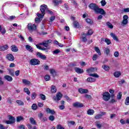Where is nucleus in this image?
I'll use <instances>...</instances> for the list:
<instances>
[{
  "label": "nucleus",
  "mask_w": 129,
  "mask_h": 129,
  "mask_svg": "<svg viewBox=\"0 0 129 129\" xmlns=\"http://www.w3.org/2000/svg\"><path fill=\"white\" fill-rule=\"evenodd\" d=\"M4 79H5V80H7V81H9V82H12V81H13V77L9 75L5 76Z\"/></svg>",
  "instance_id": "nucleus-16"
},
{
  "label": "nucleus",
  "mask_w": 129,
  "mask_h": 129,
  "mask_svg": "<svg viewBox=\"0 0 129 129\" xmlns=\"http://www.w3.org/2000/svg\"><path fill=\"white\" fill-rule=\"evenodd\" d=\"M85 97H86V98H87V99H91V98H92L91 95L88 94L85 95Z\"/></svg>",
  "instance_id": "nucleus-53"
},
{
  "label": "nucleus",
  "mask_w": 129,
  "mask_h": 129,
  "mask_svg": "<svg viewBox=\"0 0 129 129\" xmlns=\"http://www.w3.org/2000/svg\"><path fill=\"white\" fill-rule=\"evenodd\" d=\"M75 71L76 72V73H78V74H82V73L84 72L82 69H80L77 67L75 68Z\"/></svg>",
  "instance_id": "nucleus-12"
},
{
  "label": "nucleus",
  "mask_w": 129,
  "mask_h": 129,
  "mask_svg": "<svg viewBox=\"0 0 129 129\" xmlns=\"http://www.w3.org/2000/svg\"><path fill=\"white\" fill-rule=\"evenodd\" d=\"M9 119L12 122V123H15L16 122V118L13 116H9Z\"/></svg>",
  "instance_id": "nucleus-25"
},
{
  "label": "nucleus",
  "mask_w": 129,
  "mask_h": 129,
  "mask_svg": "<svg viewBox=\"0 0 129 129\" xmlns=\"http://www.w3.org/2000/svg\"><path fill=\"white\" fill-rule=\"evenodd\" d=\"M46 111L47 112V113H50L51 114H55V113H56L54 110H51L49 108L46 109Z\"/></svg>",
  "instance_id": "nucleus-21"
},
{
  "label": "nucleus",
  "mask_w": 129,
  "mask_h": 129,
  "mask_svg": "<svg viewBox=\"0 0 129 129\" xmlns=\"http://www.w3.org/2000/svg\"><path fill=\"white\" fill-rule=\"evenodd\" d=\"M110 35L111 37L113 38L114 41H116V42H118V38H117V37L115 36V34H114V33H111Z\"/></svg>",
  "instance_id": "nucleus-23"
},
{
  "label": "nucleus",
  "mask_w": 129,
  "mask_h": 129,
  "mask_svg": "<svg viewBox=\"0 0 129 129\" xmlns=\"http://www.w3.org/2000/svg\"><path fill=\"white\" fill-rule=\"evenodd\" d=\"M89 8L94 11L95 14H100V15H105L106 14L103 9L98 8V6L95 3L90 4Z\"/></svg>",
  "instance_id": "nucleus-1"
},
{
  "label": "nucleus",
  "mask_w": 129,
  "mask_h": 129,
  "mask_svg": "<svg viewBox=\"0 0 129 129\" xmlns=\"http://www.w3.org/2000/svg\"><path fill=\"white\" fill-rule=\"evenodd\" d=\"M68 124L69 126H70V125H74V124H75V121H68Z\"/></svg>",
  "instance_id": "nucleus-45"
},
{
  "label": "nucleus",
  "mask_w": 129,
  "mask_h": 129,
  "mask_svg": "<svg viewBox=\"0 0 129 129\" xmlns=\"http://www.w3.org/2000/svg\"><path fill=\"white\" fill-rule=\"evenodd\" d=\"M87 81H88V82H95V81H96V79L94 78L89 77L87 78Z\"/></svg>",
  "instance_id": "nucleus-24"
},
{
  "label": "nucleus",
  "mask_w": 129,
  "mask_h": 129,
  "mask_svg": "<svg viewBox=\"0 0 129 129\" xmlns=\"http://www.w3.org/2000/svg\"><path fill=\"white\" fill-rule=\"evenodd\" d=\"M94 113V110L93 109H89L87 111V114H89V115H92Z\"/></svg>",
  "instance_id": "nucleus-29"
},
{
  "label": "nucleus",
  "mask_w": 129,
  "mask_h": 129,
  "mask_svg": "<svg viewBox=\"0 0 129 129\" xmlns=\"http://www.w3.org/2000/svg\"><path fill=\"white\" fill-rule=\"evenodd\" d=\"M125 105H129V97H127L126 98V99L125 101Z\"/></svg>",
  "instance_id": "nucleus-48"
},
{
  "label": "nucleus",
  "mask_w": 129,
  "mask_h": 129,
  "mask_svg": "<svg viewBox=\"0 0 129 129\" xmlns=\"http://www.w3.org/2000/svg\"><path fill=\"white\" fill-rule=\"evenodd\" d=\"M105 42L107 43V45H110V44H111V41H110V40L108 38L105 39Z\"/></svg>",
  "instance_id": "nucleus-47"
},
{
  "label": "nucleus",
  "mask_w": 129,
  "mask_h": 129,
  "mask_svg": "<svg viewBox=\"0 0 129 129\" xmlns=\"http://www.w3.org/2000/svg\"><path fill=\"white\" fill-rule=\"evenodd\" d=\"M43 69L45 71L49 70V66L48 65L45 64Z\"/></svg>",
  "instance_id": "nucleus-63"
},
{
  "label": "nucleus",
  "mask_w": 129,
  "mask_h": 129,
  "mask_svg": "<svg viewBox=\"0 0 129 129\" xmlns=\"http://www.w3.org/2000/svg\"><path fill=\"white\" fill-rule=\"evenodd\" d=\"M48 119H49V120H50L51 121H53L55 120V116H54L53 115H50L49 116Z\"/></svg>",
  "instance_id": "nucleus-46"
},
{
  "label": "nucleus",
  "mask_w": 129,
  "mask_h": 129,
  "mask_svg": "<svg viewBox=\"0 0 129 129\" xmlns=\"http://www.w3.org/2000/svg\"><path fill=\"white\" fill-rule=\"evenodd\" d=\"M103 99L104 101H108L110 99V94L108 92H105L103 93Z\"/></svg>",
  "instance_id": "nucleus-3"
},
{
  "label": "nucleus",
  "mask_w": 129,
  "mask_h": 129,
  "mask_svg": "<svg viewBox=\"0 0 129 129\" xmlns=\"http://www.w3.org/2000/svg\"><path fill=\"white\" fill-rule=\"evenodd\" d=\"M73 106L74 107H76L77 108H81V107H83L84 105L82 103L76 102L73 104Z\"/></svg>",
  "instance_id": "nucleus-9"
},
{
  "label": "nucleus",
  "mask_w": 129,
  "mask_h": 129,
  "mask_svg": "<svg viewBox=\"0 0 129 129\" xmlns=\"http://www.w3.org/2000/svg\"><path fill=\"white\" fill-rule=\"evenodd\" d=\"M24 92H26L28 95L31 94V92L30 91V90H29V89H28V88H25L24 89Z\"/></svg>",
  "instance_id": "nucleus-40"
},
{
  "label": "nucleus",
  "mask_w": 129,
  "mask_h": 129,
  "mask_svg": "<svg viewBox=\"0 0 129 129\" xmlns=\"http://www.w3.org/2000/svg\"><path fill=\"white\" fill-rule=\"evenodd\" d=\"M59 108L60 110H63V109H65V106L64 105H61L59 106Z\"/></svg>",
  "instance_id": "nucleus-59"
},
{
  "label": "nucleus",
  "mask_w": 129,
  "mask_h": 129,
  "mask_svg": "<svg viewBox=\"0 0 129 129\" xmlns=\"http://www.w3.org/2000/svg\"><path fill=\"white\" fill-rule=\"evenodd\" d=\"M97 70V69L94 68H91L86 70L88 73H93V72H95Z\"/></svg>",
  "instance_id": "nucleus-17"
},
{
  "label": "nucleus",
  "mask_w": 129,
  "mask_h": 129,
  "mask_svg": "<svg viewBox=\"0 0 129 129\" xmlns=\"http://www.w3.org/2000/svg\"><path fill=\"white\" fill-rule=\"evenodd\" d=\"M62 96H63L62 94H61V93L60 92H58L56 94V96L53 97L52 99L54 101H56V102H58L59 100H61V98H62Z\"/></svg>",
  "instance_id": "nucleus-4"
},
{
  "label": "nucleus",
  "mask_w": 129,
  "mask_h": 129,
  "mask_svg": "<svg viewBox=\"0 0 129 129\" xmlns=\"http://www.w3.org/2000/svg\"><path fill=\"white\" fill-rule=\"evenodd\" d=\"M106 25L109 29H113V25L110 22H107Z\"/></svg>",
  "instance_id": "nucleus-34"
},
{
  "label": "nucleus",
  "mask_w": 129,
  "mask_h": 129,
  "mask_svg": "<svg viewBox=\"0 0 129 129\" xmlns=\"http://www.w3.org/2000/svg\"><path fill=\"white\" fill-rule=\"evenodd\" d=\"M57 89H56V86L52 85L51 86V93H56Z\"/></svg>",
  "instance_id": "nucleus-26"
},
{
  "label": "nucleus",
  "mask_w": 129,
  "mask_h": 129,
  "mask_svg": "<svg viewBox=\"0 0 129 129\" xmlns=\"http://www.w3.org/2000/svg\"><path fill=\"white\" fill-rule=\"evenodd\" d=\"M36 55L42 60H46L47 59V56L45 55H43V54L40 52H36Z\"/></svg>",
  "instance_id": "nucleus-10"
},
{
  "label": "nucleus",
  "mask_w": 129,
  "mask_h": 129,
  "mask_svg": "<svg viewBox=\"0 0 129 129\" xmlns=\"http://www.w3.org/2000/svg\"><path fill=\"white\" fill-rule=\"evenodd\" d=\"M95 52H96V53H97V54H98V55H99V56L101 55V52H100V50L99 49V48H98V47H95Z\"/></svg>",
  "instance_id": "nucleus-32"
},
{
  "label": "nucleus",
  "mask_w": 129,
  "mask_h": 129,
  "mask_svg": "<svg viewBox=\"0 0 129 129\" xmlns=\"http://www.w3.org/2000/svg\"><path fill=\"white\" fill-rule=\"evenodd\" d=\"M27 29L29 31H35V30H37V26L35 24L32 25V23H29L27 25Z\"/></svg>",
  "instance_id": "nucleus-7"
},
{
  "label": "nucleus",
  "mask_w": 129,
  "mask_h": 129,
  "mask_svg": "<svg viewBox=\"0 0 129 129\" xmlns=\"http://www.w3.org/2000/svg\"><path fill=\"white\" fill-rule=\"evenodd\" d=\"M52 3L54 4V6H59V4H62V1L53 0Z\"/></svg>",
  "instance_id": "nucleus-19"
},
{
  "label": "nucleus",
  "mask_w": 129,
  "mask_h": 129,
  "mask_svg": "<svg viewBox=\"0 0 129 129\" xmlns=\"http://www.w3.org/2000/svg\"><path fill=\"white\" fill-rule=\"evenodd\" d=\"M50 78H51L50 77V76H49V75H46L44 77V79L46 81H49V80H50Z\"/></svg>",
  "instance_id": "nucleus-49"
},
{
  "label": "nucleus",
  "mask_w": 129,
  "mask_h": 129,
  "mask_svg": "<svg viewBox=\"0 0 129 129\" xmlns=\"http://www.w3.org/2000/svg\"><path fill=\"white\" fill-rule=\"evenodd\" d=\"M40 10L41 14L37 13V17H38V18H40L42 19L44 18V16H45L46 12L48 11V7H47V5L45 4L41 5L40 7Z\"/></svg>",
  "instance_id": "nucleus-2"
},
{
  "label": "nucleus",
  "mask_w": 129,
  "mask_h": 129,
  "mask_svg": "<svg viewBox=\"0 0 129 129\" xmlns=\"http://www.w3.org/2000/svg\"><path fill=\"white\" fill-rule=\"evenodd\" d=\"M101 4L102 7H104V6H105V5H106V2H105V0H102L101 2Z\"/></svg>",
  "instance_id": "nucleus-56"
},
{
  "label": "nucleus",
  "mask_w": 129,
  "mask_h": 129,
  "mask_svg": "<svg viewBox=\"0 0 129 129\" xmlns=\"http://www.w3.org/2000/svg\"><path fill=\"white\" fill-rule=\"evenodd\" d=\"M120 123H121V124H125V123H127L126 122V121H125L124 120L121 119L120 120Z\"/></svg>",
  "instance_id": "nucleus-57"
},
{
  "label": "nucleus",
  "mask_w": 129,
  "mask_h": 129,
  "mask_svg": "<svg viewBox=\"0 0 129 129\" xmlns=\"http://www.w3.org/2000/svg\"><path fill=\"white\" fill-rule=\"evenodd\" d=\"M40 60L37 58H32L30 60L31 65H40Z\"/></svg>",
  "instance_id": "nucleus-5"
},
{
  "label": "nucleus",
  "mask_w": 129,
  "mask_h": 129,
  "mask_svg": "<svg viewBox=\"0 0 129 129\" xmlns=\"http://www.w3.org/2000/svg\"><path fill=\"white\" fill-rule=\"evenodd\" d=\"M31 108L33 110H36L38 108V106L36 104H33V105L31 106Z\"/></svg>",
  "instance_id": "nucleus-39"
},
{
  "label": "nucleus",
  "mask_w": 129,
  "mask_h": 129,
  "mask_svg": "<svg viewBox=\"0 0 129 129\" xmlns=\"http://www.w3.org/2000/svg\"><path fill=\"white\" fill-rule=\"evenodd\" d=\"M25 48L27 51L30 52V53H33L34 52V50H33V47L32 46L27 44L25 45Z\"/></svg>",
  "instance_id": "nucleus-15"
},
{
  "label": "nucleus",
  "mask_w": 129,
  "mask_h": 129,
  "mask_svg": "<svg viewBox=\"0 0 129 129\" xmlns=\"http://www.w3.org/2000/svg\"><path fill=\"white\" fill-rule=\"evenodd\" d=\"M35 23H40L41 22V20L39 18H36L35 19Z\"/></svg>",
  "instance_id": "nucleus-61"
},
{
  "label": "nucleus",
  "mask_w": 129,
  "mask_h": 129,
  "mask_svg": "<svg viewBox=\"0 0 129 129\" xmlns=\"http://www.w3.org/2000/svg\"><path fill=\"white\" fill-rule=\"evenodd\" d=\"M128 19V16L127 15H124L123 17V20L121 22L122 26H125V25H127V23H128V21L127 19Z\"/></svg>",
  "instance_id": "nucleus-8"
},
{
  "label": "nucleus",
  "mask_w": 129,
  "mask_h": 129,
  "mask_svg": "<svg viewBox=\"0 0 129 129\" xmlns=\"http://www.w3.org/2000/svg\"><path fill=\"white\" fill-rule=\"evenodd\" d=\"M9 49V46L8 45H5L3 46H0V51H6Z\"/></svg>",
  "instance_id": "nucleus-22"
},
{
  "label": "nucleus",
  "mask_w": 129,
  "mask_h": 129,
  "mask_svg": "<svg viewBox=\"0 0 129 129\" xmlns=\"http://www.w3.org/2000/svg\"><path fill=\"white\" fill-rule=\"evenodd\" d=\"M18 128L19 129H26L25 127V125L21 124L18 126Z\"/></svg>",
  "instance_id": "nucleus-62"
},
{
  "label": "nucleus",
  "mask_w": 129,
  "mask_h": 129,
  "mask_svg": "<svg viewBox=\"0 0 129 129\" xmlns=\"http://www.w3.org/2000/svg\"><path fill=\"white\" fill-rule=\"evenodd\" d=\"M29 120H30V123H31V124H33V125L37 124V122H36L35 119H34V118L30 117Z\"/></svg>",
  "instance_id": "nucleus-28"
},
{
  "label": "nucleus",
  "mask_w": 129,
  "mask_h": 129,
  "mask_svg": "<svg viewBox=\"0 0 129 129\" xmlns=\"http://www.w3.org/2000/svg\"><path fill=\"white\" fill-rule=\"evenodd\" d=\"M86 22L87 23V24H89V25H92V24H93V21L90 19H86Z\"/></svg>",
  "instance_id": "nucleus-36"
},
{
  "label": "nucleus",
  "mask_w": 129,
  "mask_h": 129,
  "mask_svg": "<svg viewBox=\"0 0 129 129\" xmlns=\"http://www.w3.org/2000/svg\"><path fill=\"white\" fill-rule=\"evenodd\" d=\"M22 120L23 121L25 120V118H24V117L22 116H18L16 117V121L17 122H20V121H22Z\"/></svg>",
  "instance_id": "nucleus-18"
},
{
  "label": "nucleus",
  "mask_w": 129,
  "mask_h": 129,
  "mask_svg": "<svg viewBox=\"0 0 129 129\" xmlns=\"http://www.w3.org/2000/svg\"><path fill=\"white\" fill-rule=\"evenodd\" d=\"M120 75H121V74L119 72H115L114 73V76L116 78H118V77H119V76H120Z\"/></svg>",
  "instance_id": "nucleus-30"
},
{
  "label": "nucleus",
  "mask_w": 129,
  "mask_h": 129,
  "mask_svg": "<svg viewBox=\"0 0 129 129\" xmlns=\"http://www.w3.org/2000/svg\"><path fill=\"white\" fill-rule=\"evenodd\" d=\"M89 76L95 77V78H98L99 77V76L97 74H90Z\"/></svg>",
  "instance_id": "nucleus-37"
},
{
  "label": "nucleus",
  "mask_w": 129,
  "mask_h": 129,
  "mask_svg": "<svg viewBox=\"0 0 129 129\" xmlns=\"http://www.w3.org/2000/svg\"><path fill=\"white\" fill-rule=\"evenodd\" d=\"M50 74H51V75H52V76L53 77H55V76H56V71L54 70V69H51L50 70Z\"/></svg>",
  "instance_id": "nucleus-31"
},
{
  "label": "nucleus",
  "mask_w": 129,
  "mask_h": 129,
  "mask_svg": "<svg viewBox=\"0 0 129 129\" xmlns=\"http://www.w3.org/2000/svg\"><path fill=\"white\" fill-rule=\"evenodd\" d=\"M56 129H65L61 124H58L57 126Z\"/></svg>",
  "instance_id": "nucleus-58"
},
{
  "label": "nucleus",
  "mask_w": 129,
  "mask_h": 129,
  "mask_svg": "<svg viewBox=\"0 0 129 129\" xmlns=\"http://www.w3.org/2000/svg\"><path fill=\"white\" fill-rule=\"evenodd\" d=\"M102 117V115H101L100 114H98L97 115H96V116L95 117V118H96V119H98L99 118H101Z\"/></svg>",
  "instance_id": "nucleus-55"
},
{
  "label": "nucleus",
  "mask_w": 129,
  "mask_h": 129,
  "mask_svg": "<svg viewBox=\"0 0 129 129\" xmlns=\"http://www.w3.org/2000/svg\"><path fill=\"white\" fill-rule=\"evenodd\" d=\"M102 68L104 69L105 71H109V67L108 66L104 65L102 66Z\"/></svg>",
  "instance_id": "nucleus-33"
},
{
  "label": "nucleus",
  "mask_w": 129,
  "mask_h": 129,
  "mask_svg": "<svg viewBox=\"0 0 129 129\" xmlns=\"http://www.w3.org/2000/svg\"><path fill=\"white\" fill-rule=\"evenodd\" d=\"M87 36V34L84 33H83L81 37L82 42H84V43H86V41H87V38H86Z\"/></svg>",
  "instance_id": "nucleus-13"
},
{
  "label": "nucleus",
  "mask_w": 129,
  "mask_h": 129,
  "mask_svg": "<svg viewBox=\"0 0 129 129\" xmlns=\"http://www.w3.org/2000/svg\"><path fill=\"white\" fill-rule=\"evenodd\" d=\"M55 20V16H52L50 18V22H53V21H54Z\"/></svg>",
  "instance_id": "nucleus-64"
},
{
  "label": "nucleus",
  "mask_w": 129,
  "mask_h": 129,
  "mask_svg": "<svg viewBox=\"0 0 129 129\" xmlns=\"http://www.w3.org/2000/svg\"><path fill=\"white\" fill-rule=\"evenodd\" d=\"M11 50L13 52H18L19 51V49H18V47L15 45H13L11 46Z\"/></svg>",
  "instance_id": "nucleus-20"
},
{
  "label": "nucleus",
  "mask_w": 129,
  "mask_h": 129,
  "mask_svg": "<svg viewBox=\"0 0 129 129\" xmlns=\"http://www.w3.org/2000/svg\"><path fill=\"white\" fill-rule=\"evenodd\" d=\"M93 34V30L90 29L88 31V33L86 34L87 36H89L90 35H92Z\"/></svg>",
  "instance_id": "nucleus-44"
},
{
  "label": "nucleus",
  "mask_w": 129,
  "mask_h": 129,
  "mask_svg": "<svg viewBox=\"0 0 129 129\" xmlns=\"http://www.w3.org/2000/svg\"><path fill=\"white\" fill-rule=\"evenodd\" d=\"M7 58L9 60V61H14L15 60V57L12 54H8L7 55Z\"/></svg>",
  "instance_id": "nucleus-14"
},
{
  "label": "nucleus",
  "mask_w": 129,
  "mask_h": 129,
  "mask_svg": "<svg viewBox=\"0 0 129 129\" xmlns=\"http://www.w3.org/2000/svg\"><path fill=\"white\" fill-rule=\"evenodd\" d=\"M110 52V50H109V48H106L105 49V54H106L107 56H108V55L109 54Z\"/></svg>",
  "instance_id": "nucleus-43"
},
{
  "label": "nucleus",
  "mask_w": 129,
  "mask_h": 129,
  "mask_svg": "<svg viewBox=\"0 0 129 129\" xmlns=\"http://www.w3.org/2000/svg\"><path fill=\"white\" fill-rule=\"evenodd\" d=\"M71 67H75L76 66H77V62H71L70 64Z\"/></svg>",
  "instance_id": "nucleus-50"
},
{
  "label": "nucleus",
  "mask_w": 129,
  "mask_h": 129,
  "mask_svg": "<svg viewBox=\"0 0 129 129\" xmlns=\"http://www.w3.org/2000/svg\"><path fill=\"white\" fill-rule=\"evenodd\" d=\"M39 96L42 100H46V96L43 94H40Z\"/></svg>",
  "instance_id": "nucleus-41"
},
{
  "label": "nucleus",
  "mask_w": 129,
  "mask_h": 129,
  "mask_svg": "<svg viewBox=\"0 0 129 129\" xmlns=\"http://www.w3.org/2000/svg\"><path fill=\"white\" fill-rule=\"evenodd\" d=\"M16 103L19 104L20 106H23L24 105V102L21 101V100H17Z\"/></svg>",
  "instance_id": "nucleus-42"
},
{
  "label": "nucleus",
  "mask_w": 129,
  "mask_h": 129,
  "mask_svg": "<svg viewBox=\"0 0 129 129\" xmlns=\"http://www.w3.org/2000/svg\"><path fill=\"white\" fill-rule=\"evenodd\" d=\"M22 83L26 85H30V84H31V82L26 79L22 80Z\"/></svg>",
  "instance_id": "nucleus-27"
},
{
  "label": "nucleus",
  "mask_w": 129,
  "mask_h": 129,
  "mask_svg": "<svg viewBox=\"0 0 129 129\" xmlns=\"http://www.w3.org/2000/svg\"><path fill=\"white\" fill-rule=\"evenodd\" d=\"M122 96V94L121 93V92H119L117 96V99H118V100H120V99H121Z\"/></svg>",
  "instance_id": "nucleus-38"
},
{
  "label": "nucleus",
  "mask_w": 129,
  "mask_h": 129,
  "mask_svg": "<svg viewBox=\"0 0 129 129\" xmlns=\"http://www.w3.org/2000/svg\"><path fill=\"white\" fill-rule=\"evenodd\" d=\"M123 83H125V81L123 79H122L120 81H119V85H122Z\"/></svg>",
  "instance_id": "nucleus-54"
},
{
  "label": "nucleus",
  "mask_w": 129,
  "mask_h": 129,
  "mask_svg": "<svg viewBox=\"0 0 129 129\" xmlns=\"http://www.w3.org/2000/svg\"><path fill=\"white\" fill-rule=\"evenodd\" d=\"M51 43H52V40L49 39L48 40L44 41L42 43H40L39 45H41L42 46L47 48V47L49 46V44H51Z\"/></svg>",
  "instance_id": "nucleus-6"
},
{
  "label": "nucleus",
  "mask_w": 129,
  "mask_h": 129,
  "mask_svg": "<svg viewBox=\"0 0 129 129\" xmlns=\"http://www.w3.org/2000/svg\"><path fill=\"white\" fill-rule=\"evenodd\" d=\"M61 51L59 49H56L53 51V54H59Z\"/></svg>",
  "instance_id": "nucleus-51"
},
{
  "label": "nucleus",
  "mask_w": 129,
  "mask_h": 129,
  "mask_svg": "<svg viewBox=\"0 0 129 129\" xmlns=\"http://www.w3.org/2000/svg\"><path fill=\"white\" fill-rule=\"evenodd\" d=\"M92 59L93 61H96V59H97V54H94L93 56Z\"/></svg>",
  "instance_id": "nucleus-60"
},
{
  "label": "nucleus",
  "mask_w": 129,
  "mask_h": 129,
  "mask_svg": "<svg viewBox=\"0 0 129 129\" xmlns=\"http://www.w3.org/2000/svg\"><path fill=\"white\" fill-rule=\"evenodd\" d=\"M36 96H37V94H36V93H33L31 96L32 99H35L36 98Z\"/></svg>",
  "instance_id": "nucleus-52"
},
{
  "label": "nucleus",
  "mask_w": 129,
  "mask_h": 129,
  "mask_svg": "<svg viewBox=\"0 0 129 129\" xmlns=\"http://www.w3.org/2000/svg\"><path fill=\"white\" fill-rule=\"evenodd\" d=\"M74 27L76 29L79 28V23L77 21L74 22Z\"/></svg>",
  "instance_id": "nucleus-35"
},
{
  "label": "nucleus",
  "mask_w": 129,
  "mask_h": 129,
  "mask_svg": "<svg viewBox=\"0 0 129 129\" xmlns=\"http://www.w3.org/2000/svg\"><path fill=\"white\" fill-rule=\"evenodd\" d=\"M78 91L79 93H81L82 94H85V93H88L89 91L88 89H85L83 88H79L78 89Z\"/></svg>",
  "instance_id": "nucleus-11"
}]
</instances>
